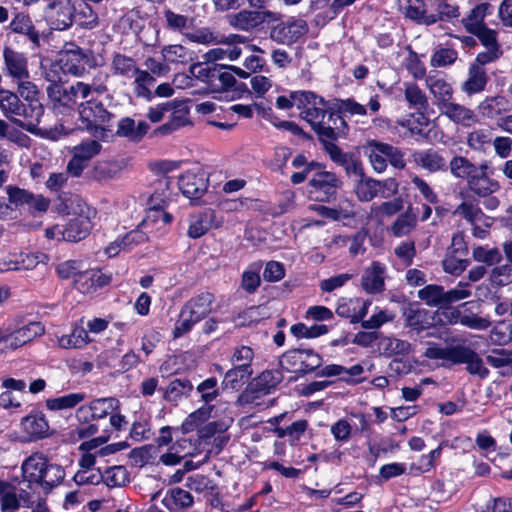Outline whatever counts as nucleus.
Segmentation results:
<instances>
[{
  "instance_id": "2",
  "label": "nucleus",
  "mask_w": 512,
  "mask_h": 512,
  "mask_svg": "<svg viewBox=\"0 0 512 512\" xmlns=\"http://www.w3.org/2000/svg\"><path fill=\"white\" fill-rule=\"evenodd\" d=\"M424 356L432 360H443L445 362L443 366L466 364L469 374L477 375L482 379L489 375V370L484 366L478 353L466 345L430 346L424 352Z\"/></svg>"
},
{
  "instance_id": "38",
  "label": "nucleus",
  "mask_w": 512,
  "mask_h": 512,
  "mask_svg": "<svg viewBox=\"0 0 512 512\" xmlns=\"http://www.w3.org/2000/svg\"><path fill=\"white\" fill-rule=\"evenodd\" d=\"M91 229V223L87 217L71 219L63 230V238L67 241L77 242L85 238Z\"/></svg>"
},
{
  "instance_id": "47",
  "label": "nucleus",
  "mask_w": 512,
  "mask_h": 512,
  "mask_svg": "<svg viewBox=\"0 0 512 512\" xmlns=\"http://www.w3.org/2000/svg\"><path fill=\"white\" fill-rule=\"evenodd\" d=\"M214 410L213 405H202L197 410L188 415L182 423V430L184 433H189L195 430L198 426L207 421Z\"/></svg>"
},
{
  "instance_id": "46",
  "label": "nucleus",
  "mask_w": 512,
  "mask_h": 512,
  "mask_svg": "<svg viewBox=\"0 0 512 512\" xmlns=\"http://www.w3.org/2000/svg\"><path fill=\"white\" fill-rule=\"evenodd\" d=\"M161 54L163 59L169 63L186 64L193 60V52L179 44L164 46Z\"/></svg>"
},
{
  "instance_id": "6",
  "label": "nucleus",
  "mask_w": 512,
  "mask_h": 512,
  "mask_svg": "<svg viewBox=\"0 0 512 512\" xmlns=\"http://www.w3.org/2000/svg\"><path fill=\"white\" fill-rule=\"evenodd\" d=\"M192 77L207 84L213 92L231 89L236 79L226 66L214 63H194L189 68Z\"/></svg>"
},
{
  "instance_id": "22",
  "label": "nucleus",
  "mask_w": 512,
  "mask_h": 512,
  "mask_svg": "<svg viewBox=\"0 0 512 512\" xmlns=\"http://www.w3.org/2000/svg\"><path fill=\"white\" fill-rule=\"evenodd\" d=\"M376 348L380 356L387 358L404 357L412 352L410 342L392 335L381 334L379 342L376 343Z\"/></svg>"
},
{
  "instance_id": "25",
  "label": "nucleus",
  "mask_w": 512,
  "mask_h": 512,
  "mask_svg": "<svg viewBox=\"0 0 512 512\" xmlns=\"http://www.w3.org/2000/svg\"><path fill=\"white\" fill-rule=\"evenodd\" d=\"M413 158L419 167L430 173L445 172L447 170L446 159L436 150L428 149L416 152Z\"/></svg>"
},
{
  "instance_id": "28",
  "label": "nucleus",
  "mask_w": 512,
  "mask_h": 512,
  "mask_svg": "<svg viewBox=\"0 0 512 512\" xmlns=\"http://www.w3.org/2000/svg\"><path fill=\"white\" fill-rule=\"evenodd\" d=\"M386 147L387 143L377 140H369L364 146V153L369 158L373 170L377 173H382L387 168Z\"/></svg>"
},
{
  "instance_id": "64",
  "label": "nucleus",
  "mask_w": 512,
  "mask_h": 512,
  "mask_svg": "<svg viewBox=\"0 0 512 512\" xmlns=\"http://www.w3.org/2000/svg\"><path fill=\"white\" fill-rule=\"evenodd\" d=\"M492 285L505 286L512 283V264L507 263L494 267L490 273Z\"/></svg>"
},
{
  "instance_id": "53",
  "label": "nucleus",
  "mask_w": 512,
  "mask_h": 512,
  "mask_svg": "<svg viewBox=\"0 0 512 512\" xmlns=\"http://www.w3.org/2000/svg\"><path fill=\"white\" fill-rule=\"evenodd\" d=\"M89 404L95 419H102L119 409V401L114 397L95 399Z\"/></svg>"
},
{
  "instance_id": "55",
  "label": "nucleus",
  "mask_w": 512,
  "mask_h": 512,
  "mask_svg": "<svg viewBox=\"0 0 512 512\" xmlns=\"http://www.w3.org/2000/svg\"><path fill=\"white\" fill-rule=\"evenodd\" d=\"M85 399L84 393H71L57 398L48 399L46 406L49 410H63L75 407Z\"/></svg>"
},
{
  "instance_id": "12",
  "label": "nucleus",
  "mask_w": 512,
  "mask_h": 512,
  "mask_svg": "<svg viewBox=\"0 0 512 512\" xmlns=\"http://www.w3.org/2000/svg\"><path fill=\"white\" fill-rule=\"evenodd\" d=\"M43 114L44 107L39 101L28 102L27 104L22 102L12 122L31 134L39 135L38 125Z\"/></svg>"
},
{
  "instance_id": "36",
  "label": "nucleus",
  "mask_w": 512,
  "mask_h": 512,
  "mask_svg": "<svg viewBox=\"0 0 512 512\" xmlns=\"http://www.w3.org/2000/svg\"><path fill=\"white\" fill-rule=\"evenodd\" d=\"M509 102L502 96L486 98L479 105L480 113L489 119H499L509 111Z\"/></svg>"
},
{
  "instance_id": "42",
  "label": "nucleus",
  "mask_w": 512,
  "mask_h": 512,
  "mask_svg": "<svg viewBox=\"0 0 512 512\" xmlns=\"http://www.w3.org/2000/svg\"><path fill=\"white\" fill-rule=\"evenodd\" d=\"M478 165L471 162L468 158L456 155L451 158L447 169H449L452 176L458 179H466L468 182L469 177L477 172Z\"/></svg>"
},
{
  "instance_id": "26",
  "label": "nucleus",
  "mask_w": 512,
  "mask_h": 512,
  "mask_svg": "<svg viewBox=\"0 0 512 512\" xmlns=\"http://www.w3.org/2000/svg\"><path fill=\"white\" fill-rule=\"evenodd\" d=\"M175 106L170 111L171 117L168 122L158 127L157 131L162 135H167L173 131L190 124L189 108L183 101L173 100Z\"/></svg>"
},
{
  "instance_id": "13",
  "label": "nucleus",
  "mask_w": 512,
  "mask_h": 512,
  "mask_svg": "<svg viewBox=\"0 0 512 512\" xmlns=\"http://www.w3.org/2000/svg\"><path fill=\"white\" fill-rule=\"evenodd\" d=\"M308 31L306 21L302 19H293L287 22H281L273 26L270 30V39L278 44L290 45L295 43L301 36Z\"/></svg>"
},
{
  "instance_id": "32",
  "label": "nucleus",
  "mask_w": 512,
  "mask_h": 512,
  "mask_svg": "<svg viewBox=\"0 0 512 512\" xmlns=\"http://www.w3.org/2000/svg\"><path fill=\"white\" fill-rule=\"evenodd\" d=\"M132 79H134L132 83L134 95L137 98L151 101L154 98L152 87L156 82L155 77L148 70L140 69Z\"/></svg>"
},
{
  "instance_id": "7",
  "label": "nucleus",
  "mask_w": 512,
  "mask_h": 512,
  "mask_svg": "<svg viewBox=\"0 0 512 512\" xmlns=\"http://www.w3.org/2000/svg\"><path fill=\"white\" fill-rule=\"evenodd\" d=\"M79 117L81 128L87 130L94 138L105 139L109 123L113 115L104 107L103 103L95 100H87L79 105Z\"/></svg>"
},
{
  "instance_id": "49",
  "label": "nucleus",
  "mask_w": 512,
  "mask_h": 512,
  "mask_svg": "<svg viewBox=\"0 0 512 512\" xmlns=\"http://www.w3.org/2000/svg\"><path fill=\"white\" fill-rule=\"evenodd\" d=\"M163 502L169 510L185 509L192 506L193 497L184 489L174 488L171 489L169 496H166Z\"/></svg>"
},
{
  "instance_id": "14",
  "label": "nucleus",
  "mask_w": 512,
  "mask_h": 512,
  "mask_svg": "<svg viewBox=\"0 0 512 512\" xmlns=\"http://www.w3.org/2000/svg\"><path fill=\"white\" fill-rule=\"evenodd\" d=\"M2 56L6 76L13 80L29 79L28 59L23 52L11 46H4Z\"/></svg>"
},
{
  "instance_id": "15",
  "label": "nucleus",
  "mask_w": 512,
  "mask_h": 512,
  "mask_svg": "<svg viewBox=\"0 0 512 512\" xmlns=\"http://www.w3.org/2000/svg\"><path fill=\"white\" fill-rule=\"evenodd\" d=\"M48 17L53 29L63 31L73 24L75 7L70 0H54L47 5Z\"/></svg>"
},
{
  "instance_id": "39",
  "label": "nucleus",
  "mask_w": 512,
  "mask_h": 512,
  "mask_svg": "<svg viewBox=\"0 0 512 512\" xmlns=\"http://www.w3.org/2000/svg\"><path fill=\"white\" fill-rule=\"evenodd\" d=\"M65 478V471L62 466L48 462L41 477L38 478L39 484L45 492H50L54 487L61 484Z\"/></svg>"
},
{
  "instance_id": "40",
  "label": "nucleus",
  "mask_w": 512,
  "mask_h": 512,
  "mask_svg": "<svg viewBox=\"0 0 512 512\" xmlns=\"http://www.w3.org/2000/svg\"><path fill=\"white\" fill-rule=\"evenodd\" d=\"M252 368L244 367L243 365L233 366L229 369L222 380V387L224 389L238 390L252 375Z\"/></svg>"
},
{
  "instance_id": "33",
  "label": "nucleus",
  "mask_w": 512,
  "mask_h": 512,
  "mask_svg": "<svg viewBox=\"0 0 512 512\" xmlns=\"http://www.w3.org/2000/svg\"><path fill=\"white\" fill-rule=\"evenodd\" d=\"M92 342L88 331L82 325H75L70 334L58 338V344L64 349H81Z\"/></svg>"
},
{
  "instance_id": "23",
  "label": "nucleus",
  "mask_w": 512,
  "mask_h": 512,
  "mask_svg": "<svg viewBox=\"0 0 512 512\" xmlns=\"http://www.w3.org/2000/svg\"><path fill=\"white\" fill-rule=\"evenodd\" d=\"M349 131L348 124L343 127V133L337 134L334 139H324L320 143L323 146V150L328 154L330 160L336 165L342 167L344 170L350 165V162L356 157L355 154L350 152H344L337 144L336 141L339 138L347 136Z\"/></svg>"
},
{
  "instance_id": "41",
  "label": "nucleus",
  "mask_w": 512,
  "mask_h": 512,
  "mask_svg": "<svg viewBox=\"0 0 512 512\" xmlns=\"http://www.w3.org/2000/svg\"><path fill=\"white\" fill-rule=\"evenodd\" d=\"M378 180L366 176L365 174L355 179L354 192L361 202H369L379 196Z\"/></svg>"
},
{
  "instance_id": "61",
  "label": "nucleus",
  "mask_w": 512,
  "mask_h": 512,
  "mask_svg": "<svg viewBox=\"0 0 512 512\" xmlns=\"http://www.w3.org/2000/svg\"><path fill=\"white\" fill-rule=\"evenodd\" d=\"M473 258L477 262L485 263L486 265H494L496 263H499L502 259V254L499 249L497 248H484L481 246H478L473 249Z\"/></svg>"
},
{
  "instance_id": "44",
  "label": "nucleus",
  "mask_w": 512,
  "mask_h": 512,
  "mask_svg": "<svg viewBox=\"0 0 512 512\" xmlns=\"http://www.w3.org/2000/svg\"><path fill=\"white\" fill-rule=\"evenodd\" d=\"M213 212L211 210L194 214L190 218L188 236L199 238L203 236L211 227Z\"/></svg>"
},
{
  "instance_id": "5",
  "label": "nucleus",
  "mask_w": 512,
  "mask_h": 512,
  "mask_svg": "<svg viewBox=\"0 0 512 512\" xmlns=\"http://www.w3.org/2000/svg\"><path fill=\"white\" fill-rule=\"evenodd\" d=\"M47 95L53 108L64 113L79 108V101L89 97L88 83L77 81L69 86L51 83L47 86Z\"/></svg>"
},
{
  "instance_id": "4",
  "label": "nucleus",
  "mask_w": 512,
  "mask_h": 512,
  "mask_svg": "<svg viewBox=\"0 0 512 512\" xmlns=\"http://www.w3.org/2000/svg\"><path fill=\"white\" fill-rule=\"evenodd\" d=\"M471 295L470 284L467 282H459L457 286L447 291L441 285L429 284L417 293L418 298L427 306L439 309H449L452 304Z\"/></svg>"
},
{
  "instance_id": "45",
  "label": "nucleus",
  "mask_w": 512,
  "mask_h": 512,
  "mask_svg": "<svg viewBox=\"0 0 512 512\" xmlns=\"http://www.w3.org/2000/svg\"><path fill=\"white\" fill-rule=\"evenodd\" d=\"M308 427V421L301 419L293 422L291 425L283 428L277 426L273 428L272 432L278 438H288V441L291 445H294L296 442L300 440L302 435L305 433Z\"/></svg>"
},
{
  "instance_id": "9",
  "label": "nucleus",
  "mask_w": 512,
  "mask_h": 512,
  "mask_svg": "<svg viewBox=\"0 0 512 512\" xmlns=\"http://www.w3.org/2000/svg\"><path fill=\"white\" fill-rule=\"evenodd\" d=\"M228 24L241 31L250 32L262 25L266 20L279 21L281 14L272 11H257L243 9L227 15Z\"/></svg>"
},
{
  "instance_id": "52",
  "label": "nucleus",
  "mask_w": 512,
  "mask_h": 512,
  "mask_svg": "<svg viewBox=\"0 0 512 512\" xmlns=\"http://www.w3.org/2000/svg\"><path fill=\"white\" fill-rule=\"evenodd\" d=\"M21 100L16 93L8 90H0V109L11 122L19 110Z\"/></svg>"
},
{
  "instance_id": "43",
  "label": "nucleus",
  "mask_w": 512,
  "mask_h": 512,
  "mask_svg": "<svg viewBox=\"0 0 512 512\" xmlns=\"http://www.w3.org/2000/svg\"><path fill=\"white\" fill-rule=\"evenodd\" d=\"M417 223L416 214L413 212L411 206H409L405 212L401 213L394 223L391 225V232L396 237L406 236L411 233Z\"/></svg>"
},
{
  "instance_id": "30",
  "label": "nucleus",
  "mask_w": 512,
  "mask_h": 512,
  "mask_svg": "<svg viewBox=\"0 0 512 512\" xmlns=\"http://www.w3.org/2000/svg\"><path fill=\"white\" fill-rule=\"evenodd\" d=\"M48 462L47 457L42 453H33L21 465L24 478L29 482L37 483Z\"/></svg>"
},
{
  "instance_id": "56",
  "label": "nucleus",
  "mask_w": 512,
  "mask_h": 512,
  "mask_svg": "<svg viewBox=\"0 0 512 512\" xmlns=\"http://www.w3.org/2000/svg\"><path fill=\"white\" fill-rule=\"evenodd\" d=\"M454 215H459L471 224H475L483 217V212L475 201H463L457 206Z\"/></svg>"
},
{
  "instance_id": "11",
  "label": "nucleus",
  "mask_w": 512,
  "mask_h": 512,
  "mask_svg": "<svg viewBox=\"0 0 512 512\" xmlns=\"http://www.w3.org/2000/svg\"><path fill=\"white\" fill-rule=\"evenodd\" d=\"M94 62L95 59L92 53L80 47L67 49L60 55V63L63 72L76 77L84 75L86 67H92Z\"/></svg>"
},
{
  "instance_id": "29",
  "label": "nucleus",
  "mask_w": 512,
  "mask_h": 512,
  "mask_svg": "<svg viewBox=\"0 0 512 512\" xmlns=\"http://www.w3.org/2000/svg\"><path fill=\"white\" fill-rule=\"evenodd\" d=\"M385 267L379 262H373L362 276V287L368 293H379L384 289Z\"/></svg>"
},
{
  "instance_id": "48",
  "label": "nucleus",
  "mask_w": 512,
  "mask_h": 512,
  "mask_svg": "<svg viewBox=\"0 0 512 512\" xmlns=\"http://www.w3.org/2000/svg\"><path fill=\"white\" fill-rule=\"evenodd\" d=\"M487 77L484 69L479 65H473L469 70V77L463 84V90L468 94L482 91L486 85Z\"/></svg>"
},
{
  "instance_id": "51",
  "label": "nucleus",
  "mask_w": 512,
  "mask_h": 512,
  "mask_svg": "<svg viewBox=\"0 0 512 512\" xmlns=\"http://www.w3.org/2000/svg\"><path fill=\"white\" fill-rule=\"evenodd\" d=\"M103 480L108 487H121L129 482L128 473L124 466H111L102 472Z\"/></svg>"
},
{
  "instance_id": "18",
  "label": "nucleus",
  "mask_w": 512,
  "mask_h": 512,
  "mask_svg": "<svg viewBox=\"0 0 512 512\" xmlns=\"http://www.w3.org/2000/svg\"><path fill=\"white\" fill-rule=\"evenodd\" d=\"M7 29L11 33L25 36L31 42L32 49H38L41 46V34L28 14L23 12L16 13Z\"/></svg>"
},
{
  "instance_id": "10",
  "label": "nucleus",
  "mask_w": 512,
  "mask_h": 512,
  "mask_svg": "<svg viewBox=\"0 0 512 512\" xmlns=\"http://www.w3.org/2000/svg\"><path fill=\"white\" fill-rule=\"evenodd\" d=\"M101 144L97 140L82 141L71 150L72 158L67 164V171L73 177H79L87 168L92 158L101 151Z\"/></svg>"
},
{
  "instance_id": "27",
  "label": "nucleus",
  "mask_w": 512,
  "mask_h": 512,
  "mask_svg": "<svg viewBox=\"0 0 512 512\" xmlns=\"http://www.w3.org/2000/svg\"><path fill=\"white\" fill-rule=\"evenodd\" d=\"M21 427L29 440H38L48 436L49 425L41 413L29 414L21 420Z\"/></svg>"
},
{
  "instance_id": "50",
  "label": "nucleus",
  "mask_w": 512,
  "mask_h": 512,
  "mask_svg": "<svg viewBox=\"0 0 512 512\" xmlns=\"http://www.w3.org/2000/svg\"><path fill=\"white\" fill-rule=\"evenodd\" d=\"M193 385L188 379H174L165 390L164 397L168 401L176 402L183 396H189Z\"/></svg>"
},
{
  "instance_id": "37",
  "label": "nucleus",
  "mask_w": 512,
  "mask_h": 512,
  "mask_svg": "<svg viewBox=\"0 0 512 512\" xmlns=\"http://www.w3.org/2000/svg\"><path fill=\"white\" fill-rule=\"evenodd\" d=\"M404 97L409 106L417 111L424 112L429 107L428 97L415 82H404Z\"/></svg>"
},
{
  "instance_id": "3",
  "label": "nucleus",
  "mask_w": 512,
  "mask_h": 512,
  "mask_svg": "<svg viewBox=\"0 0 512 512\" xmlns=\"http://www.w3.org/2000/svg\"><path fill=\"white\" fill-rule=\"evenodd\" d=\"M215 296L203 291L190 298L181 308L179 319L173 329V337L180 338L189 333L195 324L205 319L212 311Z\"/></svg>"
},
{
  "instance_id": "21",
  "label": "nucleus",
  "mask_w": 512,
  "mask_h": 512,
  "mask_svg": "<svg viewBox=\"0 0 512 512\" xmlns=\"http://www.w3.org/2000/svg\"><path fill=\"white\" fill-rule=\"evenodd\" d=\"M283 379V375L279 370H266L263 371L251 384V391H246L242 396L245 402H250L254 399V393L268 394L273 390Z\"/></svg>"
},
{
  "instance_id": "59",
  "label": "nucleus",
  "mask_w": 512,
  "mask_h": 512,
  "mask_svg": "<svg viewBox=\"0 0 512 512\" xmlns=\"http://www.w3.org/2000/svg\"><path fill=\"white\" fill-rule=\"evenodd\" d=\"M186 487L197 493H210L215 490L214 482L203 474H194L187 478Z\"/></svg>"
},
{
  "instance_id": "35",
  "label": "nucleus",
  "mask_w": 512,
  "mask_h": 512,
  "mask_svg": "<svg viewBox=\"0 0 512 512\" xmlns=\"http://www.w3.org/2000/svg\"><path fill=\"white\" fill-rule=\"evenodd\" d=\"M20 508L17 488L6 480H0V509L2 512H15Z\"/></svg>"
},
{
  "instance_id": "34",
  "label": "nucleus",
  "mask_w": 512,
  "mask_h": 512,
  "mask_svg": "<svg viewBox=\"0 0 512 512\" xmlns=\"http://www.w3.org/2000/svg\"><path fill=\"white\" fill-rule=\"evenodd\" d=\"M404 14L419 24L432 25L436 23V18L427 13V5L424 0H406Z\"/></svg>"
},
{
  "instance_id": "8",
  "label": "nucleus",
  "mask_w": 512,
  "mask_h": 512,
  "mask_svg": "<svg viewBox=\"0 0 512 512\" xmlns=\"http://www.w3.org/2000/svg\"><path fill=\"white\" fill-rule=\"evenodd\" d=\"M308 193L319 202H330L342 186L341 179L331 171H318L308 182Z\"/></svg>"
},
{
  "instance_id": "1",
  "label": "nucleus",
  "mask_w": 512,
  "mask_h": 512,
  "mask_svg": "<svg viewBox=\"0 0 512 512\" xmlns=\"http://www.w3.org/2000/svg\"><path fill=\"white\" fill-rule=\"evenodd\" d=\"M292 98L300 117L308 122L316 133L319 142L324 139H334L337 134L343 133L347 123L343 116L328 109V102L315 92L298 90L292 91Z\"/></svg>"
},
{
  "instance_id": "60",
  "label": "nucleus",
  "mask_w": 512,
  "mask_h": 512,
  "mask_svg": "<svg viewBox=\"0 0 512 512\" xmlns=\"http://www.w3.org/2000/svg\"><path fill=\"white\" fill-rule=\"evenodd\" d=\"M491 142L492 134L488 129L474 130L467 135V145L476 151L485 150Z\"/></svg>"
},
{
  "instance_id": "54",
  "label": "nucleus",
  "mask_w": 512,
  "mask_h": 512,
  "mask_svg": "<svg viewBox=\"0 0 512 512\" xmlns=\"http://www.w3.org/2000/svg\"><path fill=\"white\" fill-rule=\"evenodd\" d=\"M196 391L200 394V398L204 402V405H211L210 403L220 395V388L215 377L203 380L197 385Z\"/></svg>"
},
{
  "instance_id": "58",
  "label": "nucleus",
  "mask_w": 512,
  "mask_h": 512,
  "mask_svg": "<svg viewBox=\"0 0 512 512\" xmlns=\"http://www.w3.org/2000/svg\"><path fill=\"white\" fill-rule=\"evenodd\" d=\"M444 446H446L445 441L441 442L437 448L433 449L428 454L422 455L419 459L418 465L412 464L411 468L417 469L422 473L430 471L436 466L437 461L441 457Z\"/></svg>"
},
{
  "instance_id": "24",
  "label": "nucleus",
  "mask_w": 512,
  "mask_h": 512,
  "mask_svg": "<svg viewBox=\"0 0 512 512\" xmlns=\"http://www.w3.org/2000/svg\"><path fill=\"white\" fill-rule=\"evenodd\" d=\"M439 111L455 124H460L465 127H470L478 122L477 115L471 109L453 100L449 101L447 104H443V107Z\"/></svg>"
},
{
  "instance_id": "20",
  "label": "nucleus",
  "mask_w": 512,
  "mask_h": 512,
  "mask_svg": "<svg viewBox=\"0 0 512 512\" xmlns=\"http://www.w3.org/2000/svg\"><path fill=\"white\" fill-rule=\"evenodd\" d=\"M44 326L40 322H29L12 333L4 336L6 348L17 349L34 338L44 334Z\"/></svg>"
},
{
  "instance_id": "17",
  "label": "nucleus",
  "mask_w": 512,
  "mask_h": 512,
  "mask_svg": "<svg viewBox=\"0 0 512 512\" xmlns=\"http://www.w3.org/2000/svg\"><path fill=\"white\" fill-rule=\"evenodd\" d=\"M179 189L192 201L200 199L208 189V179L204 172L187 171L179 177Z\"/></svg>"
},
{
  "instance_id": "16",
  "label": "nucleus",
  "mask_w": 512,
  "mask_h": 512,
  "mask_svg": "<svg viewBox=\"0 0 512 512\" xmlns=\"http://www.w3.org/2000/svg\"><path fill=\"white\" fill-rule=\"evenodd\" d=\"M488 164L478 165L477 172L473 173L467 182L468 189L478 197H488L500 189L497 180L488 175Z\"/></svg>"
},
{
  "instance_id": "63",
  "label": "nucleus",
  "mask_w": 512,
  "mask_h": 512,
  "mask_svg": "<svg viewBox=\"0 0 512 512\" xmlns=\"http://www.w3.org/2000/svg\"><path fill=\"white\" fill-rule=\"evenodd\" d=\"M488 7V4L477 5L470 11V14L463 19V23L469 32L476 30L477 26H484L483 20Z\"/></svg>"
},
{
  "instance_id": "62",
  "label": "nucleus",
  "mask_w": 512,
  "mask_h": 512,
  "mask_svg": "<svg viewBox=\"0 0 512 512\" xmlns=\"http://www.w3.org/2000/svg\"><path fill=\"white\" fill-rule=\"evenodd\" d=\"M430 6L437 12L436 14H431L436 18V22L438 20L457 18L460 15L457 6L450 5L444 0H434Z\"/></svg>"
},
{
  "instance_id": "31",
  "label": "nucleus",
  "mask_w": 512,
  "mask_h": 512,
  "mask_svg": "<svg viewBox=\"0 0 512 512\" xmlns=\"http://www.w3.org/2000/svg\"><path fill=\"white\" fill-rule=\"evenodd\" d=\"M110 68L113 75L125 79H132L140 70L134 58L122 53H115L112 56Z\"/></svg>"
},
{
  "instance_id": "57",
  "label": "nucleus",
  "mask_w": 512,
  "mask_h": 512,
  "mask_svg": "<svg viewBox=\"0 0 512 512\" xmlns=\"http://www.w3.org/2000/svg\"><path fill=\"white\" fill-rule=\"evenodd\" d=\"M7 194L8 202L7 204H10L11 212L14 209H17L19 207H22L27 204L28 199L31 198V192L20 188L15 185H9L5 189Z\"/></svg>"
},
{
  "instance_id": "19",
  "label": "nucleus",
  "mask_w": 512,
  "mask_h": 512,
  "mask_svg": "<svg viewBox=\"0 0 512 512\" xmlns=\"http://www.w3.org/2000/svg\"><path fill=\"white\" fill-rule=\"evenodd\" d=\"M425 85L435 98L439 110L443 104H447L453 99V88L440 72L434 71L426 76Z\"/></svg>"
}]
</instances>
